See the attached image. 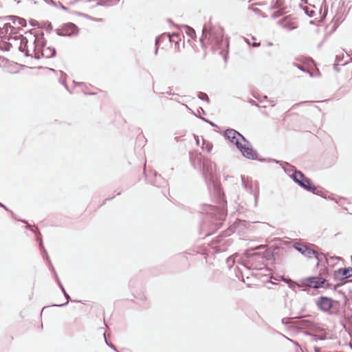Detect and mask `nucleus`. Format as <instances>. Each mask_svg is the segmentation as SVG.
<instances>
[{"label":"nucleus","mask_w":352,"mask_h":352,"mask_svg":"<svg viewBox=\"0 0 352 352\" xmlns=\"http://www.w3.org/2000/svg\"><path fill=\"white\" fill-rule=\"evenodd\" d=\"M215 164L208 158H204L202 162V175L208 188L212 186L214 194L217 196L218 206L210 204L201 206L199 213L204 214L200 227V234L204 236L212 234L219 230L227 215L226 204L223 192L220 186L214 180V168Z\"/></svg>","instance_id":"obj_1"},{"label":"nucleus","mask_w":352,"mask_h":352,"mask_svg":"<svg viewBox=\"0 0 352 352\" xmlns=\"http://www.w3.org/2000/svg\"><path fill=\"white\" fill-rule=\"evenodd\" d=\"M30 39L33 41L32 47H28V38L21 36V43L18 50L24 53L27 57H34L35 59H40L41 57L46 58H54L56 55V49L53 47H46V40L44 34H33L30 32Z\"/></svg>","instance_id":"obj_2"},{"label":"nucleus","mask_w":352,"mask_h":352,"mask_svg":"<svg viewBox=\"0 0 352 352\" xmlns=\"http://www.w3.org/2000/svg\"><path fill=\"white\" fill-rule=\"evenodd\" d=\"M200 42L203 48L208 45L213 52L219 50V54L223 55L225 60H226L227 55L223 54V52L228 47L229 43L228 41L223 40V29L221 27L213 26L208 30L204 26L202 30Z\"/></svg>","instance_id":"obj_3"},{"label":"nucleus","mask_w":352,"mask_h":352,"mask_svg":"<svg viewBox=\"0 0 352 352\" xmlns=\"http://www.w3.org/2000/svg\"><path fill=\"white\" fill-rule=\"evenodd\" d=\"M0 20L3 23V26H0V37L8 38V40H20V44L21 36H23L21 32L27 25L26 20L14 15L1 17Z\"/></svg>","instance_id":"obj_4"},{"label":"nucleus","mask_w":352,"mask_h":352,"mask_svg":"<svg viewBox=\"0 0 352 352\" xmlns=\"http://www.w3.org/2000/svg\"><path fill=\"white\" fill-rule=\"evenodd\" d=\"M225 137L230 140V142L235 144L236 148L240 151L243 157L252 160H258L260 162L267 161L268 160L258 158V154L251 146L242 144L241 140L250 144L247 139L239 132L233 129H228L224 132Z\"/></svg>","instance_id":"obj_5"},{"label":"nucleus","mask_w":352,"mask_h":352,"mask_svg":"<svg viewBox=\"0 0 352 352\" xmlns=\"http://www.w3.org/2000/svg\"><path fill=\"white\" fill-rule=\"evenodd\" d=\"M290 177L296 184H297L299 186L305 190L311 192L313 194L318 196H324L322 190L318 189V187L314 186L311 180L307 177L300 170H296L293 172V173L290 175Z\"/></svg>","instance_id":"obj_6"},{"label":"nucleus","mask_w":352,"mask_h":352,"mask_svg":"<svg viewBox=\"0 0 352 352\" xmlns=\"http://www.w3.org/2000/svg\"><path fill=\"white\" fill-rule=\"evenodd\" d=\"M327 280L320 276H309L301 279L299 285L302 287V291H307V288L319 289L324 286Z\"/></svg>","instance_id":"obj_7"},{"label":"nucleus","mask_w":352,"mask_h":352,"mask_svg":"<svg viewBox=\"0 0 352 352\" xmlns=\"http://www.w3.org/2000/svg\"><path fill=\"white\" fill-rule=\"evenodd\" d=\"M56 32L60 36H73L78 34V28L73 23H67L56 29Z\"/></svg>","instance_id":"obj_8"},{"label":"nucleus","mask_w":352,"mask_h":352,"mask_svg":"<svg viewBox=\"0 0 352 352\" xmlns=\"http://www.w3.org/2000/svg\"><path fill=\"white\" fill-rule=\"evenodd\" d=\"M333 303H336L337 305L340 306L338 301H334L331 298L327 296H320L317 300L316 305L322 311L327 312L333 308Z\"/></svg>","instance_id":"obj_9"},{"label":"nucleus","mask_w":352,"mask_h":352,"mask_svg":"<svg viewBox=\"0 0 352 352\" xmlns=\"http://www.w3.org/2000/svg\"><path fill=\"white\" fill-rule=\"evenodd\" d=\"M147 182L156 187H166L168 185L167 181L164 179L161 175H159L155 170L152 171L151 175H146Z\"/></svg>","instance_id":"obj_10"},{"label":"nucleus","mask_w":352,"mask_h":352,"mask_svg":"<svg viewBox=\"0 0 352 352\" xmlns=\"http://www.w3.org/2000/svg\"><path fill=\"white\" fill-rule=\"evenodd\" d=\"M294 247L298 252H300L302 255L308 258H311L313 256H314L318 261H320L319 254L314 250L310 248L309 247L300 243H296Z\"/></svg>","instance_id":"obj_11"},{"label":"nucleus","mask_w":352,"mask_h":352,"mask_svg":"<svg viewBox=\"0 0 352 352\" xmlns=\"http://www.w3.org/2000/svg\"><path fill=\"white\" fill-rule=\"evenodd\" d=\"M334 278L339 280L352 277V267H341L334 272Z\"/></svg>","instance_id":"obj_12"},{"label":"nucleus","mask_w":352,"mask_h":352,"mask_svg":"<svg viewBox=\"0 0 352 352\" xmlns=\"http://www.w3.org/2000/svg\"><path fill=\"white\" fill-rule=\"evenodd\" d=\"M294 324L296 325L300 326L302 328L309 329L311 330H314V331H322V329H321L320 327H316V324L315 323H314L313 322H311L309 320H306V319L298 320L296 321Z\"/></svg>","instance_id":"obj_13"},{"label":"nucleus","mask_w":352,"mask_h":352,"mask_svg":"<svg viewBox=\"0 0 352 352\" xmlns=\"http://www.w3.org/2000/svg\"><path fill=\"white\" fill-rule=\"evenodd\" d=\"M241 179H242V184H243V187L248 191H249L251 195H253L254 198V206H256L258 199V195H259L258 188H256L254 190H253L252 184H250L248 182H246L243 176H241Z\"/></svg>","instance_id":"obj_14"},{"label":"nucleus","mask_w":352,"mask_h":352,"mask_svg":"<svg viewBox=\"0 0 352 352\" xmlns=\"http://www.w3.org/2000/svg\"><path fill=\"white\" fill-rule=\"evenodd\" d=\"M267 162H276V164H280V165L283 167V168L284 169L285 172L286 173H287L289 175V176L290 177V175L293 173V172L297 170L294 166H292L291 164H289V163L287 162H280V161H278L276 160H274V159H268Z\"/></svg>","instance_id":"obj_15"},{"label":"nucleus","mask_w":352,"mask_h":352,"mask_svg":"<svg viewBox=\"0 0 352 352\" xmlns=\"http://www.w3.org/2000/svg\"><path fill=\"white\" fill-rule=\"evenodd\" d=\"M318 12L320 15V19L318 21L319 23H322L325 19L327 12H328V7L327 6L326 0H322V4L319 8Z\"/></svg>","instance_id":"obj_16"},{"label":"nucleus","mask_w":352,"mask_h":352,"mask_svg":"<svg viewBox=\"0 0 352 352\" xmlns=\"http://www.w3.org/2000/svg\"><path fill=\"white\" fill-rule=\"evenodd\" d=\"M34 233L35 234V235L36 236V241L38 243L40 250H42L43 252L44 253L45 258L47 260H49L50 257L47 254L46 250L44 248L43 241H42L41 234L38 230H36Z\"/></svg>","instance_id":"obj_17"},{"label":"nucleus","mask_w":352,"mask_h":352,"mask_svg":"<svg viewBox=\"0 0 352 352\" xmlns=\"http://www.w3.org/2000/svg\"><path fill=\"white\" fill-rule=\"evenodd\" d=\"M318 189H322V192H323L324 196H321L322 197H323V198H324L326 199L333 200L336 204H338L340 206H341V204H340V201L341 199H343L342 197H336L333 194H331L330 195L327 196V191L324 190L323 188H322L320 187H318Z\"/></svg>","instance_id":"obj_18"},{"label":"nucleus","mask_w":352,"mask_h":352,"mask_svg":"<svg viewBox=\"0 0 352 352\" xmlns=\"http://www.w3.org/2000/svg\"><path fill=\"white\" fill-rule=\"evenodd\" d=\"M172 39H173V37H170V34L163 33L161 35L156 37L155 46H159L160 43L164 42L166 40L173 41Z\"/></svg>","instance_id":"obj_19"},{"label":"nucleus","mask_w":352,"mask_h":352,"mask_svg":"<svg viewBox=\"0 0 352 352\" xmlns=\"http://www.w3.org/2000/svg\"><path fill=\"white\" fill-rule=\"evenodd\" d=\"M170 37H173V41H168L170 43H175V47H179L180 42L182 41L181 35L179 33H173L170 34Z\"/></svg>","instance_id":"obj_20"},{"label":"nucleus","mask_w":352,"mask_h":352,"mask_svg":"<svg viewBox=\"0 0 352 352\" xmlns=\"http://www.w3.org/2000/svg\"><path fill=\"white\" fill-rule=\"evenodd\" d=\"M59 287L60 288L61 291L63 292V294H64V296L65 297V298L67 299V302H65V303H63V304H60V305H54L53 306H56V307H64L65 305H67L68 303H69V300H70V296H69V294L66 292L65 289V287L64 286L62 285H59Z\"/></svg>","instance_id":"obj_21"},{"label":"nucleus","mask_w":352,"mask_h":352,"mask_svg":"<svg viewBox=\"0 0 352 352\" xmlns=\"http://www.w3.org/2000/svg\"><path fill=\"white\" fill-rule=\"evenodd\" d=\"M300 7L304 10L305 14L308 16L313 17L315 16V11L313 9H310L309 6L300 5Z\"/></svg>","instance_id":"obj_22"},{"label":"nucleus","mask_w":352,"mask_h":352,"mask_svg":"<svg viewBox=\"0 0 352 352\" xmlns=\"http://www.w3.org/2000/svg\"><path fill=\"white\" fill-rule=\"evenodd\" d=\"M48 263H49V265H50V270L52 271V272L53 273V275H54V280L57 283L58 285H62L58 276V274L54 269V267H53L50 260H47Z\"/></svg>","instance_id":"obj_23"},{"label":"nucleus","mask_w":352,"mask_h":352,"mask_svg":"<svg viewBox=\"0 0 352 352\" xmlns=\"http://www.w3.org/2000/svg\"><path fill=\"white\" fill-rule=\"evenodd\" d=\"M60 72L61 76L59 79V82L60 84H62L63 85H64L65 89L71 93V91H69V87L66 83L67 74L65 72H63V71H60Z\"/></svg>","instance_id":"obj_24"},{"label":"nucleus","mask_w":352,"mask_h":352,"mask_svg":"<svg viewBox=\"0 0 352 352\" xmlns=\"http://www.w3.org/2000/svg\"><path fill=\"white\" fill-rule=\"evenodd\" d=\"M327 313L330 315L338 316L340 315V309L339 306L336 305V303H333V308L328 311Z\"/></svg>","instance_id":"obj_25"},{"label":"nucleus","mask_w":352,"mask_h":352,"mask_svg":"<svg viewBox=\"0 0 352 352\" xmlns=\"http://www.w3.org/2000/svg\"><path fill=\"white\" fill-rule=\"evenodd\" d=\"M186 107L190 110L192 114H194L195 116H197V118H199L201 120H203L204 122H206L207 123H208L209 124H210L212 126H217V125L212 121L204 118V117H201V116H197L191 109H190L186 104L185 105Z\"/></svg>","instance_id":"obj_26"},{"label":"nucleus","mask_w":352,"mask_h":352,"mask_svg":"<svg viewBox=\"0 0 352 352\" xmlns=\"http://www.w3.org/2000/svg\"><path fill=\"white\" fill-rule=\"evenodd\" d=\"M285 282L288 285V287L292 289H294L296 286H298V287H301L299 285V283H296L291 280L290 278L285 280Z\"/></svg>","instance_id":"obj_27"},{"label":"nucleus","mask_w":352,"mask_h":352,"mask_svg":"<svg viewBox=\"0 0 352 352\" xmlns=\"http://www.w3.org/2000/svg\"><path fill=\"white\" fill-rule=\"evenodd\" d=\"M202 148L205 149L208 153H210L212 150V144L210 142L203 140Z\"/></svg>","instance_id":"obj_28"},{"label":"nucleus","mask_w":352,"mask_h":352,"mask_svg":"<svg viewBox=\"0 0 352 352\" xmlns=\"http://www.w3.org/2000/svg\"><path fill=\"white\" fill-rule=\"evenodd\" d=\"M185 29H186V33L189 36H190L191 38H193L195 36V31L192 28L186 25Z\"/></svg>","instance_id":"obj_29"},{"label":"nucleus","mask_w":352,"mask_h":352,"mask_svg":"<svg viewBox=\"0 0 352 352\" xmlns=\"http://www.w3.org/2000/svg\"><path fill=\"white\" fill-rule=\"evenodd\" d=\"M197 97H198L199 99H200L201 100L206 101L208 103L210 102V99H209L208 95L206 93L199 92L198 95H197Z\"/></svg>","instance_id":"obj_30"},{"label":"nucleus","mask_w":352,"mask_h":352,"mask_svg":"<svg viewBox=\"0 0 352 352\" xmlns=\"http://www.w3.org/2000/svg\"><path fill=\"white\" fill-rule=\"evenodd\" d=\"M305 333L307 335H308V336H310L313 337V339L315 341H317V340H324L325 339V336H320L314 335V334H313L311 333H309V332H306Z\"/></svg>","instance_id":"obj_31"},{"label":"nucleus","mask_w":352,"mask_h":352,"mask_svg":"<svg viewBox=\"0 0 352 352\" xmlns=\"http://www.w3.org/2000/svg\"><path fill=\"white\" fill-rule=\"evenodd\" d=\"M234 263V258L230 256L226 259V263L229 267H231L232 265Z\"/></svg>","instance_id":"obj_32"},{"label":"nucleus","mask_w":352,"mask_h":352,"mask_svg":"<svg viewBox=\"0 0 352 352\" xmlns=\"http://www.w3.org/2000/svg\"><path fill=\"white\" fill-rule=\"evenodd\" d=\"M104 336H105V333H104ZM104 338H106V337H104ZM105 342H106V344H107V345L108 346H109V347H110V348H111L112 349L115 350L116 352H119V351L117 350V349H116V346H115L113 344H112L111 342H109L107 341V338H105Z\"/></svg>","instance_id":"obj_33"},{"label":"nucleus","mask_w":352,"mask_h":352,"mask_svg":"<svg viewBox=\"0 0 352 352\" xmlns=\"http://www.w3.org/2000/svg\"><path fill=\"white\" fill-rule=\"evenodd\" d=\"M21 221L22 223H25V224H26V226H25V227H26V228L30 229L32 232H34L36 231V230H34V229L32 228V226L30 224H29V223H28V221H25V220H21Z\"/></svg>","instance_id":"obj_34"},{"label":"nucleus","mask_w":352,"mask_h":352,"mask_svg":"<svg viewBox=\"0 0 352 352\" xmlns=\"http://www.w3.org/2000/svg\"><path fill=\"white\" fill-rule=\"evenodd\" d=\"M253 97L255 98L256 99H257L258 100H259L260 102H263V100H267V96H262V98H261L259 96H256V95L254 94Z\"/></svg>","instance_id":"obj_35"},{"label":"nucleus","mask_w":352,"mask_h":352,"mask_svg":"<svg viewBox=\"0 0 352 352\" xmlns=\"http://www.w3.org/2000/svg\"><path fill=\"white\" fill-rule=\"evenodd\" d=\"M45 28L47 32H51L52 30V25L50 22H46L45 23Z\"/></svg>","instance_id":"obj_36"},{"label":"nucleus","mask_w":352,"mask_h":352,"mask_svg":"<svg viewBox=\"0 0 352 352\" xmlns=\"http://www.w3.org/2000/svg\"><path fill=\"white\" fill-rule=\"evenodd\" d=\"M311 102L310 101H304V102H299V103H297V104H295L292 108L293 109H295L296 107H298V106H302V105H304V104H309Z\"/></svg>","instance_id":"obj_37"},{"label":"nucleus","mask_w":352,"mask_h":352,"mask_svg":"<svg viewBox=\"0 0 352 352\" xmlns=\"http://www.w3.org/2000/svg\"><path fill=\"white\" fill-rule=\"evenodd\" d=\"M298 68L299 69H300L301 71L304 72H307V73H309L310 74L311 76H312V73L310 72L309 71H308L307 69H305L302 66H300V65H298L297 66Z\"/></svg>","instance_id":"obj_38"},{"label":"nucleus","mask_w":352,"mask_h":352,"mask_svg":"<svg viewBox=\"0 0 352 352\" xmlns=\"http://www.w3.org/2000/svg\"><path fill=\"white\" fill-rule=\"evenodd\" d=\"M248 102H249L251 105H252V106H256V107H261V106H259V105H258V104L256 101H254V100H252V99L249 100H248Z\"/></svg>","instance_id":"obj_39"},{"label":"nucleus","mask_w":352,"mask_h":352,"mask_svg":"<svg viewBox=\"0 0 352 352\" xmlns=\"http://www.w3.org/2000/svg\"><path fill=\"white\" fill-rule=\"evenodd\" d=\"M291 318H283L282 319V323L284 324H288L289 323Z\"/></svg>","instance_id":"obj_40"},{"label":"nucleus","mask_w":352,"mask_h":352,"mask_svg":"<svg viewBox=\"0 0 352 352\" xmlns=\"http://www.w3.org/2000/svg\"><path fill=\"white\" fill-rule=\"evenodd\" d=\"M343 59V55H337L336 56V63H338L339 62L342 61Z\"/></svg>","instance_id":"obj_41"},{"label":"nucleus","mask_w":352,"mask_h":352,"mask_svg":"<svg viewBox=\"0 0 352 352\" xmlns=\"http://www.w3.org/2000/svg\"><path fill=\"white\" fill-rule=\"evenodd\" d=\"M107 0H100L97 2L98 6H104L106 4Z\"/></svg>","instance_id":"obj_42"},{"label":"nucleus","mask_w":352,"mask_h":352,"mask_svg":"<svg viewBox=\"0 0 352 352\" xmlns=\"http://www.w3.org/2000/svg\"><path fill=\"white\" fill-rule=\"evenodd\" d=\"M0 207H1V208H4V209H5L6 210H7V211H10V212H11V214H12V216H14L13 212H12L11 210H9V209H8V208L5 206V205H4V204H2V203H1V202H0Z\"/></svg>","instance_id":"obj_43"},{"label":"nucleus","mask_w":352,"mask_h":352,"mask_svg":"<svg viewBox=\"0 0 352 352\" xmlns=\"http://www.w3.org/2000/svg\"><path fill=\"white\" fill-rule=\"evenodd\" d=\"M281 14H282L280 12H274L272 16L274 18H277V17L280 16Z\"/></svg>","instance_id":"obj_44"},{"label":"nucleus","mask_w":352,"mask_h":352,"mask_svg":"<svg viewBox=\"0 0 352 352\" xmlns=\"http://www.w3.org/2000/svg\"><path fill=\"white\" fill-rule=\"evenodd\" d=\"M333 69L336 71V72H339L340 71V69L338 67V63H335L333 64Z\"/></svg>","instance_id":"obj_45"},{"label":"nucleus","mask_w":352,"mask_h":352,"mask_svg":"<svg viewBox=\"0 0 352 352\" xmlns=\"http://www.w3.org/2000/svg\"><path fill=\"white\" fill-rule=\"evenodd\" d=\"M168 91L166 92L168 95H175V94L171 92V88L169 87L168 88Z\"/></svg>","instance_id":"obj_46"},{"label":"nucleus","mask_w":352,"mask_h":352,"mask_svg":"<svg viewBox=\"0 0 352 352\" xmlns=\"http://www.w3.org/2000/svg\"><path fill=\"white\" fill-rule=\"evenodd\" d=\"M198 112L199 113H201L203 114H206V111L204 110V109L202 107H199V109H198Z\"/></svg>","instance_id":"obj_47"},{"label":"nucleus","mask_w":352,"mask_h":352,"mask_svg":"<svg viewBox=\"0 0 352 352\" xmlns=\"http://www.w3.org/2000/svg\"><path fill=\"white\" fill-rule=\"evenodd\" d=\"M74 83L76 86H81V85H84L85 83L84 82H76L75 80H74Z\"/></svg>","instance_id":"obj_48"},{"label":"nucleus","mask_w":352,"mask_h":352,"mask_svg":"<svg viewBox=\"0 0 352 352\" xmlns=\"http://www.w3.org/2000/svg\"><path fill=\"white\" fill-rule=\"evenodd\" d=\"M261 43H252V46L254 47H258L260 46Z\"/></svg>","instance_id":"obj_49"},{"label":"nucleus","mask_w":352,"mask_h":352,"mask_svg":"<svg viewBox=\"0 0 352 352\" xmlns=\"http://www.w3.org/2000/svg\"><path fill=\"white\" fill-rule=\"evenodd\" d=\"M315 352H322L321 349L319 347L315 346L314 347Z\"/></svg>","instance_id":"obj_50"},{"label":"nucleus","mask_w":352,"mask_h":352,"mask_svg":"<svg viewBox=\"0 0 352 352\" xmlns=\"http://www.w3.org/2000/svg\"><path fill=\"white\" fill-rule=\"evenodd\" d=\"M247 255H248V257H250L251 256H253V255H259L258 253H254L252 254H250L248 252H247Z\"/></svg>","instance_id":"obj_51"},{"label":"nucleus","mask_w":352,"mask_h":352,"mask_svg":"<svg viewBox=\"0 0 352 352\" xmlns=\"http://www.w3.org/2000/svg\"><path fill=\"white\" fill-rule=\"evenodd\" d=\"M323 287H325V288H329L330 287V284L329 283H327V281L324 283V286Z\"/></svg>","instance_id":"obj_52"},{"label":"nucleus","mask_w":352,"mask_h":352,"mask_svg":"<svg viewBox=\"0 0 352 352\" xmlns=\"http://www.w3.org/2000/svg\"><path fill=\"white\" fill-rule=\"evenodd\" d=\"M338 26V24L335 23L334 25H333V30H336L337 29Z\"/></svg>","instance_id":"obj_53"},{"label":"nucleus","mask_w":352,"mask_h":352,"mask_svg":"<svg viewBox=\"0 0 352 352\" xmlns=\"http://www.w3.org/2000/svg\"><path fill=\"white\" fill-rule=\"evenodd\" d=\"M159 46H155V54L157 55L158 52Z\"/></svg>","instance_id":"obj_54"},{"label":"nucleus","mask_w":352,"mask_h":352,"mask_svg":"<svg viewBox=\"0 0 352 352\" xmlns=\"http://www.w3.org/2000/svg\"><path fill=\"white\" fill-rule=\"evenodd\" d=\"M263 248H264V246L260 245V246L256 247L255 249L256 250H260V249H263Z\"/></svg>","instance_id":"obj_55"},{"label":"nucleus","mask_w":352,"mask_h":352,"mask_svg":"<svg viewBox=\"0 0 352 352\" xmlns=\"http://www.w3.org/2000/svg\"><path fill=\"white\" fill-rule=\"evenodd\" d=\"M280 6L278 5V2L276 1L275 6H274V8H278Z\"/></svg>","instance_id":"obj_56"},{"label":"nucleus","mask_w":352,"mask_h":352,"mask_svg":"<svg viewBox=\"0 0 352 352\" xmlns=\"http://www.w3.org/2000/svg\"><path fill=\"white\" fill-rule=\"evenodd\" d=\"M288 340H289V341H291L292 342H293L294 344H295L296 345L298 346V342H295V341H293L292 340L289 339V338H288Z\"/></svg>","instance_id":"obj_57"},{"label":"nucleus","mask_w":352,"mask_h":352,"mask_svg":"<svg viewBox=\"0 0 352 352\" xmlns=\"http://www.w3.org/2000/svg\"><path fill=\"white\" fill-rule=\"evenodd\" d=\"M190 161H191L192 164L195 166V163H194V161H193V158H192V157H190Z\"/></svg>","instance_id":"obj_58"},{"label":"nucleus","mask_w":352,"mask_h":352,"mask_svg":"<svg viewBox=\"0 0 352 352\" xmlns=\"http://www.w3.org/2000/svg\"><path fill=\"white\" fill-rule=\"evenodd\" d=\"M269 101H270L271 103H272V107H274V106L275 105V103H274V100H270Z\"/></svg>","instance_id":"obj_59"},{"label":"nucleus","mask_w":352,"mask_h":352,"mask_svg":"<svg viewBox=\"0 0 352 352\" xmlns=\"http://www.w3.org/2000/svg\"><path fill=\"white\" fill-rule=\"evenodd\" d=\"M112 198H113V197L106 199L103 201V203H102V205L106 203V201H107V200H110V199H111Z\"/></svg>","instance_id":"obj_60"},{"label":"nucleus","mask_w":352,"mask_h":352,"mask_svg":"<svg viewBox=\"0 0 352 352\" xmlns=\"http://www.w3.org/2000/svg\"><path fill=\"white\" fill-rule=\"evenodd\" d=\"M13 1H14V2H16V3H19L21 1V0H13Z\"/></svg>","instance_id":"obj_61"},{"label":"nucleus","mask_w":352,"mask_h":352,"mask_svg":"<svg viewBox=\"0 0 352 352\" xmlns=\"http://www.w3.org/2000/svg\"><path fill=\"white\" fill-rule=\"evenodd\" d=\"M348 56H350V60H351V61L352 62V54H351V55H349V54H348Z\"/></svg>","instance_id":"obj_62"},{"label":"nucleus","mask_w":352,"mask_h":352,"mask_svg":"<svg viewBox=\"0 0 352 352\" xmlns=\"http://www.w3.org/2000/svg\"><path fill=\"white\" fill-rule=\"evenodd\" d=\"M51 71L54 72H56V71L54 69H50Z\"/></svg>","instance_id":"obj_63"},{"label":"nucleus","mask_w":352,"mask_h":352,"mask_svg":"<svg viewBox=\"0 0 352 352\" xmlns=\"http://www.w3.org/2000/svg\"><path fill=\"white\" fill-rule=\"evenodd\" d=\"M310 6H311L313 8H316V6L314 5H310Z\"/></svg>","instance_id":"obj_64"}]
</instances>
